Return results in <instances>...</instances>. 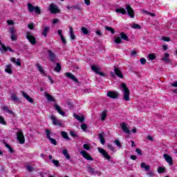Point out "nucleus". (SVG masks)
<instances>
[{"label": "nucleus", "mask_w": 177, "mask_h": 177, "mask_svg": "<svg viewBox=\"0 0 177 177\" xmlns=\"http://www.w3.org/2000/svg\"><path fill=\"white\" fill-rule=\"evenodd\" d=\"M120 91L122 93L124 101L129 102V95H131V92L129 91V88L127 86V84L122 83L120 84Z\"/></svg>", "instance_id": "obj_1"}, {"label": "nucleus", "mask_w": 177, "mask_h": 177, "mask_svg": "<svg viewBox=\"0 0 177 177\" xmlns=\"http://www.w3.org/2000/svg\"><path fill=\"white\" fill-rule=\"evenodd\" d=\"M28 9L30 13H32V12L35 10L37 15H41V9L38 6L35 7L31 3H28Z\"/></svg>", "instance_id": "obj_2"}, {"label": "nucleus", "mask_w": 177, "mask_h": 177, "mask_svg": "<svg viewBox=\"0 0 177 177\" xmlns=\"http://www.w3.org/2000/svg\"><path fill=\"white\" fill-rule=\"evenodd\" d=\"M17 139L19 140L20 145H24V143H26V139L24 138V135H23L21 131L17 133Z\"/></svg>", "instance_id": "obj_3"}, {"label": "nucleus", "mask_w": 177, "mask_h": 177, "mask_svg": "<svg viewBox=\"0 0 177 177\" xmlns=\"http://www.w3.org/2000/svg\"><path fill=\"white\" fill-rule=\"evenodd\" d=\"M26 38L29 40V42L32 44V45H35L37 44V40L35 39V37H34L30 32H28L26 33Z\"/></svg>", "instance_id": "obj_4"}, {"label": "nucleus", "mask_w": 177, "mask_h": 177, "mask_svg": "<svg viewBox=\"0 0 177 177\" xmlns=\"http://www.w3.org/2000/svg\"><path fill=\"white\" fill-rule=\"evenodd\" d=\"M97 150L101 154H102V156L104 158H106L108 160V161H110V158H111V157L109 155V153H107V151H106V150H104L103 148H100V147H98Z\"/></svg>", "instance_id": "obj_5"}, {"label": "nucleus", "mask_w": 177, "mask_h": 177, "mask_svg": "<svg viewBox=\"0 0 177 177\" xmlns=\"http://www.w3.org/2000/svg\"><path fill=\"white\" fill-rule=\"evenodd\" d=\"M48 53L49 60H50L53 63H56V54L50 50H48Z\"/></svg>", "instance_id": "obj_6"}, {"label": "nucleus", "mask_w": 177, "mask_h": 177, "mask_svg": "<svg viewBox=\"0 0 177 177\" xmlns=\"http://www.w3.org/2000/svg\"><path fill=\"white\" fill-rule=\"evenodd\" d=\"M126 10L127 11V15H129L131 19H133V17H135V11L133 10V9H132L131 6L127 5Z\"/></svg>", "instance_id": "obj_7"}, {"label": "nucleus", "mask_w": 177, "mask_h": 177, "mask_svg": "<svg viewBox=\"0 0 177 177\" xmlns=\"http://www.w3.org/2000/svg\"><path fill=\"white\" fill-rule=\"evenodd\" d=\"M106 96L111 99H118L120 96V94H118V93L116 91H108Z\"/></svg>", "instance_id": "obj_8"}, {"label": "nucleus", "mask_w": 177, "mask_h": 177, "mask_svg": "<svg viewBox=\"0 0 177 177\" xmlns=\"http://www.w3.org/2000/svg\"><path fill=\"white\" fill-rule=\"evenodd\" d=\"M87 171L91 175H97L98 176H100V175H102V173L100 171H95V169L92 168V167H91V166L87 167Z\"/></svg>", "instance_id": "obj_9"}, {"label": "nucleus", "mask_w": 177, "mask_h": 177, "mask_svg": "<svg viewBox=\"0 0 177 177\" xmlns=\"http://www.w3.org/2000/svg\"><path fill=\"white\" fill-rule=\"evenodd\" d=\"M0 45L1 47L0 48L1 52H12V53H15V50H13L10 47H6L5 44H2V41H0Z\"/></svg>", "instance_id": "obj_10"}, {"label": "nucleus", "mask_w": 177, "mask_h": 177, "mask_svg": "<svg viewBox=\"0 0 177 177\" xmlns=\"http://www.w3.org/2000/svg\"><path fill=\"white\" fill-rule=\"evenodd\" d=\"M120 127L124 133H127V135H131V131H129V129H128V124H127L125 122H122L120 124Z\"/></svg>", "instance_id": "obj_11"}, {"label": "nucleus", "mask_w": 177, "mask_h": 177, "mask_svg": "<svg viewBox=\"0 0 177 177\" xmlns=\"http://www.w3.org/2000/svg\"><path fill=\"white\" fill-rule=\"evenodd\" d=\"M163 157L165 161H167V162H168L169 165H174V161L172 160V157H171L167 153H165L163 155Z\"/></svg>", "instance_id": "obj_12"}, {"label": "nucleus", "mask_w": 177, "mask_h": 177, "mask_svg": "<svg viewBox=\"0 0 177 177\" xmlns=\"http://www.w3.org/2000/svg\"><path fill=\"white\" fill-rule=\"evenodd\" d=\"M80 154H82V156L84 157V158H86V160L93 161V158L90 156L89 154L86 153V151H81Z\"/></svg>", "instance_id": "obj_13"}, {"label": "nucleus", "mask_w": 177, "mask_h": 177, "mask_svg": "<svg viewBox=\"0 0 177 177\" xmlns=\"http://www.w3.org/2000/svg\"><path fill=\"white\" fill-rule=\"evenodd\" d=\"M49 10L51 13H57V12H59V9L57 8V6L56 5H55L54 3H51L50 5V8Z\"/></svg>", "instance_id": "obj_14"}, {"label": "nucleus", "mask_w": 177, "mask_h": 177, "mask_svg": "<svg viewBox=\"0 0 177 177\" xmlns=\"http://www.w3.org/2000/svg\"><path fill=\"white\" fill-rule=\"evenodd\" d=\"M92 71L95 73V74H99L101 77H104V73L100 71V68L99 67H91Z\"/></svg>", "instance_id": "obj_15"}, {"label": "nucleus", "mask_w": 177, "mask_h": 177, "mask_svg": "<svg viewBox=\"0 0 177 177\" xmlns=\"http://www.w3.org/2000/svg\"><path fill=\"white\" fill-rule=\"evenodd\" d=\"M65 76L67 77V78H70V80H72L75 82H78V79L76 78L75 76H74V75H73L71 73H66Z\"/></svg>", "instance_id": "obj_16"}, {"label": "nucleus", "mask_w": 177, "mask_h": 177, "mask_svg": "<svg viewBox=\"0 0 177 177\" xmlns=\"http://www.w3.org/2000/svg\"><path fill=\"white\" fill-rule=\"evenodd\" d=\"M11 62H12V63L15 64V66H21V59H16L15 57H12Z\"/></svg>", "instance_id": "obj_17"}, {"label": "nucleus", "mask_w": 177, "mask_h": 177, "mask_svg": "<svg viewBox=\"0 0 177 177\" xmlns=\"http://www.w3.org/2000/svg\"><path fill=\"white\" fill-rule=\"evenodd\" d=\"M67 9L68 10H81V7H80V5H75V6H66Z\"/></svg>", "instance_id": "obj_18"}, {"label": "nucleus", "mask_w": 177, "mask_h": 177, "mask_svg": "<svg viewBox=\"0 0 177 177\" xmlns=\"http://www.w3.org/2000/svg\"><path fill=\"white\" fill-rule=\"evenodd\" d=\"M54 109H55V110H57V111L59 113V114H60L61 115H63V117H64V115H66V113H64V111H63L62 110V109L60 108V106L57 104H55L54 106Z\"/></svg>", "instance_id": "obj_19"}, {"label": "nucleus", "mask_w": 177, "mask_h": 177, "mask_svg": "<svg viewBox=\"0 0 177 177\" xmlns=\"http://www.w3.org/2000/svg\"><path fill=\"white\" fill-rule=\"evenodd\" d=\"M22 95L24 96V97L25 99H26V100H28V102H29L30 103H32L34 102V100H32V98H31V97H30V95H27L24 91H22Z\"/></svg>", "instance_id": "obj_20"}, {"label": "nucleus", "mask_w": 177, "mask_h": 177, "mask_svg": "<svg viewBox=\"0 0 177 177\" xmlns=\"http://www.w3.org/2000/svg\"><path fill=\"white\" fill-rule=\"evenodd\" d=\"M114 72H115V74H116V75L119 77V78H124V75H122V73L121 72V71H120L118 68H115L114 69Z\"/></svg>", "instance_id": "obj_21"}, {"label": "nucleus", "mask_w": 177, "mask_h": 177, "mask_svg": "<svg viewBox=\"0 0 177 177\" xmlns=\"http://www.w3.org/2000/svg\"><path fill=\"white\" fill-rule=\"evenodd\" d=\"M50 119L53 121V125H61L60 122L56 119L55 116L51 115Z\"/></svg>", "instance_id": "obj_22"}, {"label": "nucleus", "mask_w": 177, "mask_h": 177, "mask_svg": "<svg viewBox=\"0 0 177 177\" xmlns=\"http://www.w3.org/2000/svg\"><path fill=\"white\" fill-rule=\"evenodd\" d=\"M50 30V28L49 26H45L41 33L42 35H44V37H48V33L49 32Z\"/></svg>", "instance_id": "obj_23"}, {"label": "nucleus", "mask_w": 177, "mask_h": 177, "mask_svg": "<svg viewBox=\"0 0 177 177\" xmlns=\"http://www.w3.org/2000/svg\"><path fill=\"white\" fill-rule=\"evenodd\" d=\"M44 95H45V97H46L47 100H48L49 102H55V98H53V97H52V95H50V94L45 92Z\"/></svg>", "instance_id": "obj_24"}, {"label": "nucleus", "mask_w": 177, "mask_h": 177, "mask_svg": "<svg viewBox=\"0 0 177 177\" xmlns=\"http://www.w3.org/2000/svg\"><path fill=\"white\" fill-rule=\"evenodd\" d=\"M116 13H121L122 15H126L127 14V10H124V8H116L115 10Z\"/></svg>", "instance_id": "obj_25"}, {"label": "nucleus", "mask_w": 177, "mask_h": 177, "mask_svg": "<svg viewBox=\"0 0 177 177\" xmlns=\"http://www.w3.org/2000/svg\"><path fill=\"white\" fill-rule=\"evenodd\" d=\"M99 139L102 145H104V143H106V140H104V136L103 133L99 134Z\"/></svg>", "instance_id": "obj_26"}, {"label": "nucleus", "mask_w": 177, "mask_h": 177, "mask_svg": "<svg viewBox=\"0 0 177 177\" xmlns=\"http://www.w3.org/2000/svg\"><path fill=\"white\" fill-rule=\"evenodd\" d=\"M73 117H74L76 120H77V121H80V122H84V118H83V116L81 117V116L77 115L76 113H74V114H73Z\"/></svg>", "instance_id": "obj_27"}, {"label": "nucleus", "mask_w": 177, "mask_h": 177, "mask_svg": "<svg viewBox=\"0 0 177 177\" xmlns=\"http://www.w3.org/2000/svg\"><path fill=\"white\" fill-rule=\"evenodd\" d=\"M120 38H122V39H124V41H129V37H128V36L124 33V32H122L120 33Z\"/></svg>", "instance_id": "obj_28"}, {"label": "nucleus", "mask_w": 177, "mask_h": 177, "mask_svg": "<svg viewBox=\"0 0 177 177\" xmlns=\"http://www.w3.org/2000/svg\"><path fill=\"white\" fill-rule=\"evenodd\" d=\"M69 34L71 39H75V35H74V31L73 30V27L69 28Z\"/></svg>", "instance_id": "obj_29"}, {"label": "nucleus", "mask_w": 177, "mask_h": 177, "mask_svg": "<svg viewBox=\"0 0 177 177\" xmlns=\"http://www.w3.org/2000/svg\"><path fill=\"white\" fill-rule=\"evenodd\" d=\"M169 57V54H168V53H165V57L162 58V60L163 62H166L167 63H170L171 62L169 61V59H168Z\"/></svg>", "instance_id": "obj_30"}, {"label": "nucleus", "mask_w": 177, "mask_h": 177, "mask_svg": "<svg viewBox=\"0 0 177 177\" xmlns=\"http://www.w3.org/2000/svg\"><path fill=\"white\" fill-rule=\"evenodd\" d=\"M61 135L64 139L69 140L70 137H68V134L66 131H61Z\"/></svg>", "instance_id": "obj_31"}, {"label": "nucleus", "mask_w": 177, "mask_h": 177, "mask_svg": "<svg viewBox=\"0 0 177 177\" xmlns=\"http://www.w3.org/2000/svg\"><path fill=\"white\" fill-rule=\"evenodd\" d=\"M11 100H12V102H19V97H17V95H16V94L13 93L11 95Z\"/></svg>", "instance_id": "obj_32"}, {"label": "nucleus", "mask_w": 177, "mask_h": 177, "mask_svg": "<svg viewBox=\"0 0 177 177\" xmlns=\"http://www.w3.org/2000/svg\"><path fill=\"white\" fill-rule=\"evenodd\" d=\"M131 28H133L134 30H140L142 28V26L138 24H133L131 26Z\"/></svg>", "instance_id": "obj_33"}, {"label": "nucleus", "mask_w": 177, "mask_h": 177, "mask_svg": "<svg viewBox=\"0 0 177 177\" xmlns=\"http://www.w3.org/2000/svg\"><path fill=\"white\" fill-rule=\"evenodd\" d=\"M105 30H107V31H110L111 34H115V31L114 30V28L110 26H105Z\"/></svg>", "instance_id": "obj_34"}, {"label": "nucleus", "mask_w": 177, "mask_h": 177, "mask_svg": "<svg viewBox=\"0 0 177 177\" xmlns=\"http://www.w3.org/2000/svg\"><path fill=\"white\" fill-rule=\"evenodd\" d=\"M141 168H145L146 171H149V169H150V165H146L145 162H142Z\"/></svg>", "instance_id": "obj_35"}, {"label": "nucleus", "mask_w": 177, "mask_h": 177, "mask_svg": "<svg viewBox=\"0 0 177 177\" xmlns=\"http://www.w3.org/2000/svg\"><path fill=\"white\" fill-rule=\"evenodd\" d=\"M26 169H27V171H28V172H32V171H35V168H34V167H32L31 165L26 166Z\"/></svg>", "instance_id": "obj_36"}, {"label": "nucleus", "mask_w": 177, "mask_h": 177, "mask_svg": "<svg viewBox=\"0 0 177 177\" xmlns=\"http://www.w3.org/2000/svg\"><path fill=\"white\" fill-rule=\"evenodd\" d=\"M82 32L84 35H88V34H89V30H88V29H86V28L82 27Z\"/></svg>", "instance_id": "obj_37"}, {"label": "nucleus", "mask_w": 177, "mask_h": 177, "mask_svg": "<svg viewBox=\"0 0 177 177\" xmlns=\"http://www.w3.org/2000/svg\"><path fill=\"white\" fill-rule=\"evenodd\" d=\"M39 71L41 73L44 77H46V73H45V71L44 70V67H39L38 68Z\"/></svg>", "instance_id": "obj_38"}, {"label": "nucleus", "mask_w": 177, "mask_h": 177, "mask_svg": "<svg viewBox=\"0 0 177 177\" xmlns=\"http://www.w3.org/2000/svg\"><path fill=\"white\" fill-rule=\"evenodd\" d=\"M50 143H52V145H54V146H56V145H57V141H56V140H55L54 138H52L51 137L50 138H48Z\"/></svg>", "instance_id": "obj_39"}, {"label": "nucleus", "mask_w": 177, "mask_h": 177, "mask_svg": "<svg viewBox=\"0 0 177 177\" xmlns=\"http://www.w3.org/2000/svg\"><path fill=\"white\" fill-rule=\"evenodd\" d=\"M106 117H107V113L104 111L102 112V115H101L102 121H104V120H106Z\"/></svg>", "instance_id": "obj_40"}, {"label": "nucleus", "mask_w": 177, "mask_h": 177, "mask_svg": "<svg viewBox=\"0 0 177 177\" xmlns=\"http://www.w3.org/2000/svg\"><path fill=\"white\" fill-rule=\"evenodd\" d=\"M107 147L109 150H111V151H115V148H114V147H113V145L109 144L107 145Z\"/></svg>", "instance_id": "obj_41"}, {"label": "nucleus", "mask_w": 177, "mask_h": 177, "mask_svg": "<svg viewBox=\"0 0 177 177\" xmlns=\"http://www.w3.org/2000/svg\"><path fill=\"white\" fill-rule=\"evenodd\" d=\"M148 59H149V60H154V59H156V55L151 53V54H149L148 55Z\"/></svg>", "instance_id": "obj_42"}, {"label": "nucleus", "mask_w": 177, "mask_h": 177, "mask_svg": "<svg viewBox=\"0 0 177 177\" xmlns=\"http://www.w3.org/2000/svg\"><path fill=\"white\" fill-rule=\"evenodd\" d=\"M115 44H122V40H121V37H116L115 39Z\"/></svg>", "instance_id": "obj_43"}, {"label": "nucleus", "mask_w": 177, "mask_h": 177, "mask_svg": "<svg viewBox=\"0 0 177 177\" xmlns=\"http://www.w3.org/2000/svg\"><path fill=\"white\" fill-rule=\"evenodd\" d=\"M6 73H8V74H12L13 71L10 68V67H7L5 68Z\"/></svg>", "instance_id": "obj_44"}, {"label": "nucleus", "mask_w": 177, "mask_h": 177, "mask_svg": "<svg viewBox=\"0 0 177 177\" xmlns=\"http://www.w3.org/2000/svg\"><path fill=\"white\" fill-rule=\"evenodd\" d=\"M5 146L6 147H7V149H8V151H10V153H13V149L10 147V145H9V144L6 143Z\"/></svg>", "instance_id": "obj_45"}, {"label": "nucleus", "mask_w": 177, "mask_h": 177, "mask_svg": "<svg viewBox=\"0 0 177 177\" xmlns=\"http://www.w3.org/2000/svg\"><path fill=\"white\" fill-rule=\"evenodd\" d=\"M83 148L84 150H91V145H89V144H84Z\"/></svg>", "instance_id": "obj_46"}, {"label": "nucleus", "mask_w": 177, "mask_h": 177, "mask_svg": "<svg viewBox=\"0 0 177 177\" xmlns=\"http://www.w3.org/2000/svg\"><path fill=\"white\" fill-rule=\"evenodd\" d=\"M52 162L54 164V165H55V167H59V160L53 159Z\"/></svg>", "instance_id": "obj_47"}, {"label": "nucleus", "mask_w": 177, "mask_h": 177, "mask_svg": "<svg viewBox=\"0 0 177 177\" xmlns=\"http://www.w3.org/2000/svg\"><path fill=\"white\" fill-rule=\"evenodd\" d=\"M113 142L115 143V145H116V146H118V147H121V142H120V140H115V141H113Z\"/></svg>", "instance_id": "obj_48"}, {"label": "nucleus", "mask_w": 177, "mask_h": 177, "mask_svg": "<svg viewBox=\"0 0 177 177\" xmlns=\"http://www.w3.org/2000/svg\"><path fill=\"white\" fill-rule=\"evenodd\" d=\"M0 124H3V125H6V122H5V120L2 116H0Z\"/></svg>", "instance_id": "obj_49"}, {"label": "nucleus", "mask_w": 177, "mask_h": 177, "mask_svg": "<svg viewBox=\"0 0 177 177\" xmlns=\"http://www.w3.org/2000/svg\"><path fill=\"white\" fill-rule=\"evenodd\" d=\"M164 171H165V167H159L158 169V172L159 174H162V172H164Z\"/></svg>", "instance_id": "obj_50"}, {"label": "nucleus", "mask_w": 177, "mask_h": 177, "mask_svg": "<svg viewBox=\"0 0 177 177\" xmlns=\"http://www.w3.org/2000/svg\"><path fill=\"white\" fill-rule=\"evenodd\" d=\"M46 136H47L48 139L50 138V131H49V129L46 130Z\"/></svg>", "instance_id": "obj_51"}, {"label": "nucleus", "mask_w": 177, "mask_h": 177, "mask_svg": "<svg viewBox=\"0 0 177 177\" xmlns=\"http://www.w3.org/2000/svg\"><path fill=\"white\" fill-rule=\"evenodd\" d=\"M61 41L64 45H66L67 44V41H66V38H64V36L61 37Z\"/></svg>", "instance_id": "obj_52"}, {"label": "nucleus", "mask_w": 177, "mask_h": 177, "mask_svg": "<svg viewBox=\"0 0 177 177\" xmlns=\"http://www.w3.org/2000/svg\"><path fill=\"white\" fill-rule=\"evenodd\" d=\"M3 110L7 111V113H12V111L9 110V108L6 106H3Z\"/></svg>", "instance_id": "obj_53"}, {"label": "nucleus", "mask_w": 177, "mask_h": 177, "mask_svg": "<svg viewBox=\"0 0 177 177\" xmlns=\"http://www.w3.org/2000/svg\"><path fill=\"white\" fill-rule=\"evenodd\" d=\"M162 39L163 41H165V42H169V41H171V38H169V37H163L162 38Z\"/></svg>", "instance_id": "obj_54"}, {"label": "nucleus", "mask_w": 177, "mask_h": 177, "mask_svg": "<svg viewBox=\"0 0 177 177\" xmlns=\"http://www.w3.org/2000/svg\"><path fill=\"white\" fill-rule=\"evenodd\" d=\"M54 71L56 73H60V71H62V67H55L54 68Z\"/></svg>", "instance_id": "obj_55"}, {"label": "nucleus", "mask_w": 177, "mask_h": 177, "mask_svg": "<svg viewBox=\"0 0 177 177\" xmlns=\"http://www.w3.org/2000/svg\"><path fill=\"white\" fill-rule=\"evenodd\" d=\"M140 62L141 64H146V59H145L143 57L140 59Z\"/></svg>", "instance_id": "obj_56"}, {"label": "nucleus", "mask_w": 177, "mask_h": 177, "mask_svg": "<svg viewBox=\"0 0 177 177\" xmlns=\"http://www.w3.org/2000/svg\"><path fill=\"white\" fill-rule=\"evenodd\" d=\"M81 128L83 131H85L86 129V128H88V127L86 126V124H82L81 126Z\"/></svg>", "instance_id": "obj_57"}, {"label": "nucleus", "mask_w": 177, "mask_h": 177, "mask_svg": "<svg viewBox=\"0 0 177 177\" xmlns=\"http://www.w3.org/2000/svg\"><path fill=\"white\" fill-rule=\"evenodd\" d=\"M70 135L73 136V138H77V134L74 131H71Z\"/></svg>", "instance_id": "obj_58"}, {"label": "nucleus", "mask_w": 177, "mask_h": 177, "mask_svg": "<svg viewBox=\"0 0 177 177\" xmlns=\"http://www.w3.org/2000/svg\"><path fill=\"white\" fill-rule=\"evenodd\" d=\"M136 151L137 153H138L140 156H142V149H136Z\"/></svg>", "instance_id": "obj_59"}, {"label": "nucleus", "mask_w": 177, "mask_h": 177, "mask_svg": "<svg viewBox=\"0 0 177 177\" xmlns=\"http://www.w3.org/2000/svg\"><path fill=\"white\" fill-rule=\"evenodd\" d=\"M28 28H30V30H33V28H34V24H29L28 25Z\"/></svg>", "instance_id": "obj_60"}, {"label": "nucleus", "mask_w": 177, "mask_h": 177, "mask_svg": "<svg viewBox=\"0 0 177 177\" xmlns=\"http://www.w3.org/2000/svg\"><path fill=\"white\" fill-rule=\"evenodd\" d=\"M8 24H9V26H12L13 24H15V22L12 20H8L7 21Z\"/></svg>", "instance_id": "obj_61"}, {"label": "nucleus", "mask_w": 177, "mask_h": 177, "mask_svg": "<svg viewBox=\"0 0 177 177\" xmlns=\"http://www.w3.org/2000/svg\"><path fill=\"white\" fill-rule=\"evenodd\" d=\"M57 32H58V35H59L60 37H63V30H58Z\"/></svg>", "instance_id": "obj_62"}, {"label": "nucleus", "mask_w": 177, "mask_h": 177, "mask_svg": "<svg viewBox=\"0 0 177 177\" xmlns=\"http://www.w3.org/2000/svg\"><path fill=\"white\" fill-rule=\"evenodd\" d=\"M62 153L64 154V156H66V155L68 154V151L67 149H64L62 151Z\"/></svg>", "instance_id": "obj_63"}, {"label": "nucleus", "mask_w": 177, "mask_h": 177, "mask_svg": "<svg viewBox=\"0 0 177 177\" xmlns=\"http://www.w3.org/2000/svg\"><path fill=\"white\" fill-rule=\"evenodd\" d=\"M171 86H174V88H177V81L174 82L172 84Z\"/></svg>", "instance_id": "obj_64"}]
</instances>
